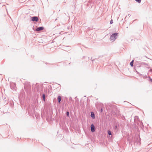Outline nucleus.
<instances>
[{
  "instance_id": "nucleus-14",
  "label": "nucleus",
  "mask_w": 152,
  "mask_h": 152,
  "mask_svg": "<svg viewBox=\"0 0 152 152\" xmlns=\"http://www.w3.org/2000/svg\"><path fill=\"white\" fill-rule=\"evenodd\" d=\"M100 112H102V111H103V110H102V108L101 109V110H100Z\"/></svg>"
},
{
  "instance_id": "nucleus-10",
  "label": "nucleus",
  "mask_w": 152,
  "mask_h": 152,
  "mask_svg": "<svg viewBox=\"0 0 152 152\" xmlns=\"http://www.w3.org/2000/svg\"><path fill=\"white\" fill-rule=\"evenodd\" d=\"M107 132L109 135H110L111 134V132L110 131L108 130L107 131Z\"/></svg>"
},
{
  "instance_id": "nucleus-7",
  "label": "nucleus",
  "mask_w": 152,
  "mask_h": 152,
  "mask_svg": "<svg viewBox=\"0 0 152 152\" xmlns=\"http://www.w3.org/2000/svg\"><path fill=\"white\" fill-rule=\"evenodd\" d=\"M58 102L59 103H60L61 102V96H59L58 97Z\"/></svg>"
},
{
  "instance_id": "nucleus-8",
  "label": "nucleus",
  "mask_w": 152,
  "mask_h": 152,
  "mask_svg": "<svg viewBox=\"0 0 152 152\" xmlns=\"http://www.w3.org/2000/svg\"><path fill=\"white\" fill-rule=\"evenodd\" d=\"M133 64H134V60H133L130 62V64L131 66L132 67L133 66Z\"/></svg>"
},
{
  "instance_id": "nucleus-9",
  "label": "nucleus",
  "mask_w": 152,
  "mask_h": 152,
  "mask_svg": "<svg viewBox=\"0 0 152 152\" xmlns=\"http://www.w3.org/2000/svg\"><path fill=\"white\" fill-rule=\"evenodd\" d=\"M42 98L43 99V100L44 101L45 100V94H43L42 95Z\"/></svg>"
},
{
  "instance_id": "nucleus-16",
  "label": "nucleus",
  "mask_w": 152,
  "mask_h": 152,
  "mask_svg": "<svg viewBox=\"0 0 152 152\" xmlns=\"http://www.w3.org/2000/svg\"><path fill=\"white\" fill-rule=\"evenodd\" d=\"M57 19H58V18L55 20V21L56 20H57Z\"/></svg>"
},
{
  "instance_id": "nucleus-13",
  "label": "nucleus",
  "mask_w": 152,
  "mask_h": 152,
  "mask_svg": "<svg viewBox=\"0 0 152 152\" xmlns=\"http://www.w3.org/2000/svg\"><path fill=\"white\" fill-rule=\"evenodd\" d=\"M113 23V20H111L110 21V24H112Z\"/></svg>"
},
{
  "instance_id": "nucleus-1",
  "label": "nucleus",
  "mask_w": 152,
  "mask_h": 152,
  "mask_svg": "<svg viewBox=\"0 0 152 152\" xmlns=\"http://www.w3.org/2000/svg\"><path fill=\"white\" fill-rule=\"evenodd\" d=\"M118 37V33H115L113 34L111 36L110 38V41L112 42L114 41Z\"/></svg>"
},
{
  "instance_id": "nucleus-15",
  "label": "nucleus",
  "mask_w": 152,
  "mask_h": 152,
  "mask_svg": "<svg viewBox=\"0 0 152 152\" xmlns=\"http://www.w3.org/2000/svg\"><path fill=\"white\" fill-rule=\"evenodd\" d=\"M117 126H115V129H116L117 128Z\"/></svg>"
},
{
  "instance_id": "nucleus-5",
  "label": "nucleus",
  "mask_w": 152,
  "mask_h": 152,
  "mask_svg": "<svg viewBox=\"0 0 152 152\" xmlns=\"http://www.w3.org/2000/svg\"><path fill=\"white\" fill-rule=\"evenodd\" d=\"M44 29V27H39L36 29V31H40L43 30Z\"/></svg>"
},
{
  "instance_id": "nucleus-2",
  "label": "nucleus",
  "mask_w": 152,
  "mask_h": 152,
  "mask_svg": "<svg viewBox=\"0 0 152 152\" xmlns=\"http://www.w3.org/2000/svg\"><path fill=\"white\" fill-rule=\"evenodd\" d=\"M95 128L94 125L92 124L91 126V130L92 132H93L95 131Z\"/></svg>"
},
{
  "instance_id": "nucleus-11",
  "label": "nucleus",
  "mask_w": 152,
  "mask_h": 152,
  "mask_svg": "<svg viewBox=\"0 0 152 152\" xmlns=\"http://www.w3.org/2000/svg\"><path fill=\"white\" fill-rule=\"evenodd\" d=\"M69 112L68 111H67L66 112V115L67 116H68V117L69 116Z\"/></svg>"
},
{
  "instance_id": "nucleus-12",
  "label": "nucleus",
  "mask_w": 152,
  "mask_h": 152,
  "mask_svg": "<svg viewBox=\"0 0 152 152\" xmlns=\"http://www.w3.org/2000/svg\"><path fill=\"white\" fill-rule=\"evenodd\" d=\"M149 80L152 83V79L150 77H149Z\"/></svg>"
},
{
  "instance_id": "nucleus-4",
  "label": "nucleus",
  "mask_w": 152,
  "mask_h": 152,
  "mask_svg": "<svg viewBox=\"0 0 152 152\" xmlns=\"http://www.w3.org/2000/svg\"><path fill=\"white\" fill-rule=\"evenodd\" d=\"M10 86L11 89L12 90H15L16 87L15 83H12L10 84Z\"/></svg>"
},
{
  "instance_id": "nucleus-3",
  "label": "nucleus",
  "mask_w": 152,
  "mask_h": 152,
  "mask_svg": "<svg viewBox=\"0 0 152 152\" xmlns=\"http://www.w3.org/2000/svg\"><path fill=\"white\" fill-rule=\"evenodd\" d=\"M31 20L33 21H37L38 20V18L37 16H34L31 18Z\"/></svg>"
},
{
  "instance_id": "nucleus-6",
  "label": "nucleus",
  "mask_w": 152,
  "mask_h": 152,
  "mask_svg": "<svg viewBox=\"0 0 152 152\" xmlns=\"http://www.w3.org/2000/svg\"><path fill=\"white\" fill-rule=\"evenodd\" d=\"M91 118L93 119H94L95 118V114L94 112H91Z\"/></svg>"
}]
</instances>
